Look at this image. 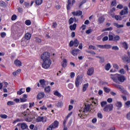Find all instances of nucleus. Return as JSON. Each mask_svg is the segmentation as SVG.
<instances>
[{"label": "nucleus", "instance_id": "obj_64", "mask_svg": "<svg viewBox=\"0 0 130 130\" xmlns=\"http://www.w3.org/2000/svg\"><path fill=\"white\" fill-rule=\"evenodd\" d=\"M126 118H127V119H130V113H128L126 114Z\"/></svg>", "mask_w": 130, "mask_h": 130}, {"label": "nucleus", "instance_id": "obj_21", "mask_svg": "<svg viewBox=\"0 0 130 130\" xmlns=\"http://www.w3.org/2000/svg\"><path fill=\"white\" fill-rule=\"evenodd\" d=\"M115 105L117 108V109H120L122 107V103L121 102H116Z\"/></svg>", "mask_w": 130, "mask_h": 130}, {"label": "nucleus", "instance_id": "obj_10", "mask_svg": "<svg viewBox=\"0 0 130 130\" xmlns=\"http://www.w3.org/2000/svg\"><path fill=\"white\" fill-rule=\"evenodd\" d=\"M127 54H128V57L126 56H125L122 58V60L123 61H124V62H128V61H129L130 60V53L128 52Z\"/></svg>", "mask_w": 130, "mask_h": 130}, {"label": "nucleus", "instance_id": "obj_9", "mask_svg": "<svg viewBox=\"0 0 130 130\" xmlns=\"http://www.w3.org/2000/svg\"><path fill=\"white\" fill-rule=\"evenodd\" d=\"M128 8H127V7H124L123 10L121 11V12H120V15H121V16H122L123 15H126V14H127L128 13Z\"/></svg>", "mask_w": 130, "mask_h": 130}, {"label": "nucleus", "instance_id": "obj_48", "mask_svg": "<svg viewBox=\"0 0 130 130\" xmlns=\"http://www.w3.org/2000/svg\"><path fill=\"white\" fill-rule=\"evenodd\" d=\"M1 36L2 38H5L6 36H7V34L5 32H3L1 34Z\"/></svg>", "mask_w": 130, "mask_h": 130}, {"label": "nucleus", "instance_id": "obj_24", "mask_svg": "<svg viewBox=\"0 0 130 130\" xmlns=\"http://www.w3.org/2000/svg\"><path fill=\"white\" fill-rule=\"evenodd\" d=\"M111 69V64L110 63H107L105 66V69L106 71H109Z\"/></svg>", "mask_w": 130, "mask_h": 130}, {"label": "nucleus", "instance_id": "obj_49", "mask_svg": "<svg viewBox=\"0 0 130 130\" xmlns=\"http://www.w3.org/2000/svg\"><path fill=\"white\" fill-rule=\"evenodd\" d=\"M0 117H1V118H4V119L8 118V116L6 114H1L0 115Z\"/></svg>", "mask_w": 130, "mask_h": 130}, {"label": "nucleus", "instance_id": "obj_34", "mask_svg": "<svg viewBox=\"0 0 130 130\" xmlns=\"http://www.w3.org/2000/svg\"><path fill=\"white\" fill-rule=\"evenodd\" d=\"M47 121V117L46 116H42V122L45 123Z\"/></svg>", "mask_w": 130, "mask_h": 130}, {"label": "nucleus", "instance_id": "obj_60", "mask_svg": "<svg viewBox=\"0 0 130 130\" xmlns=\"http://www.w3.org/2000/svg\"><path fill=\"white\" fill-rule=\"evenodd\" d=\"M27 101V99H24V98H20V102H26Z\"/></svg>", "mask_w": 130, "mask_h": 130}, {"label": "nucleus", "instance_id": "obj_1", "mask_svg": "<svg viewBox=\"0 0 130 130\" xmlns=\"http://www.w3.org/2000/svg\"><path fill=\"white\" fill-rule=\"evenodd\" d=\"M50 57V54L48 52H45L41 55V59L43 61L42 67L45 70L49 69L51 64V60Z\"/></svg>", "mask_w": 130, "mask_h": 130}, {"label": "nucleus", "instance_id": "obj_42", "mask_svg": "<svg viewBox=\"0 0 130 130\" xmlns=\"http://www.w3.org/2000/svg\"><path fill=\"white\" fill-rule=\"evenodd\" d=\"M24 5L25 6V8H30V3L26 2H24Z\"/></svg>", "mask_w": 130, "mask_h": 130}, {"label": "nucleus", "instance_id": "obj_20", "mask_svg": "<svg viewBox=\"0 0 130 130\" xmlns=\"http://www.w3.org/2000/svg\"><path fill=\"white\" fill-rule=\"evenodd\" d=\"M21 69H19L17 70H16L15 72H13L12 73V75L14 77H17V76H18V75H19V74H20L21 73Z\"/></svg>", "mask_w": 130, "mask_h": 130}, {"label": "nucleus", "instance_id": "obj_61", "mask_svg": "<svg viewBox=\"0 0 130 130\" xmlns=\"http://www.w3.org/2000/svg\"><path fill=\"white\" fill-rule=\"evenodd\" d=\"M111 47L110 45H105V49H109Z\"/></svg>", "mask_w": 130, "mask_h": 130}, {"label": "nucleus", "instance_id": "obj_11", "mask_svg": "<svg viewBox=\"0 0 130 130\" xmlns=\"http://www.w3.org/2000/svg\"><path fill=\"white\" fill-rule=\"evenodd\" d=\"M17 126H21L22 129H26V128L28 127V125H27V124H26V123H19L17 124Z\"/></svg>", "mask_w": 130, "mask_h": 130}, {"label": "nucleus", "instance_id": "obj_37", "mask_svg": "<svg viewBox=\"0 0 130 130\" xmlns=\"http://www.w3.org/2000/svg\"><path fill=\"white\" fill-rule=\"evenodd\" d=\"M114 25L115 26V27H117V28H122V27H123V25L118 24L117 23H114Z\"/></svg>", "mask_w": 130, "mask_h": 130}, {"label": "nucleus", "instance_id": "obj_23", "mask_svg": "<svg viewBox=\"0 0 130 130\" xmlns=\"http://www.w3.org/2000/svg\"><path fill=\"white\" fill-rule=\"evenodd\" d=\"M89 87V83H85L83 85L82 91L83 92H85Z\"/></svg>", "mask_w": 130, "mask_h": 130}, {"label": "nucleus", "instance_id": "obj_56", "mask_svg": "<svg viewBox=\"0 0 130 130\" xmlns=\"http://www.w3.org/2000/svg\"><path fill=\"white\" fill-rule=\"evenodd\" d=\"M68 87L69 89H73L74 88V85L72 83H69L68 84Z\"/></svg>", "mask_w": 130, "mask_h": 130}, {"label": "nucleus", "instance_id": "obj_59", "mask_svg": "<svg viewBox=\"0 0 130 130\" xmlns=\"http://www.w3.org/2000/svg\"><path fill=\"white\" fill-rule=\"evenodd\" d=\"M75 73H74V72H71V73H70V77H71V78H75Z\"/></svg>", "mask_w": 130, "mask_h": 130}, {"label": "nucleus", "instance_id": "obj_3", "mask_svg": "<svg viewBox=\"0 0 130 130\" xmlns=\"http://www.w3.org/2000/svg\"><path fill=\"white\" fill-rule=\"evenodd\" d=\"M91 109H91V105H90V104H86L83 111L82 110H79L80 113L78 114L79 117L83 119L85 116V113H87V112H90V113H92Z\"/></svg>", "mask_w": 130, "mask_h": 130}, {"label": "nucleus", "instance_id": "obj_62", "mask_svg": "<svg viewBox=\"0 0 130 130\" xmlns=\"http://www.w3.org/2000/svg\"><path fill=\"white\" fill-rule=\"evenodd\" d=\"M103 41H107L108 40V37L105 36L104 38H103Z\"/></svg>", "mask_w": 130, "mask_h": 130}, {"label": "nucleus", "instance_id": "obj_45", "mask_svg": "<svg viewBox=\"0 0 130 130\" xmlns=\"http://www.w3.org/2000/svg\"><path fill=\"white\" fill-rule=\"evenodd\" d=\"M25 24H26L27 26H30V25H31V21L30 20H27L25 21Z\"/></svg>", "mask_w": 130, "mask_h": 130}, {"label": "nucleus", "instance_id": "obj_35", "mask_svg": "<svg viewBox=\"0 0 130 130\" xmlns=\"http://www.w3.org/2000/svg\"><path fill=\"white\" fill-rule=\"evenodd\" d=\"M99 58L100 59L99 62L100 63H104L105 62V59H104V57H99Z\"/></svg>", "mask_w": 130, "mask_h": 130}, {"label": "nucleus", "instance_id": "obj_44", "mask_svg": "<svg viewBox=\"0 0 130 130\" xmlns=\"http://www.w3.org/2000/svg\"><path fill=\"white\" fill-rule=\"evenodd\" d=\"M15 105V102L10 101L7 102V105L10 106V105Z\"/></svg>", "mask_w": 130, "mask_h": 130}, {"label": "nucleus", "instance_id": "obj_54", "mask_svg": "<svg viewBox=\"0 0 130 130\" xmlns=\"http://www.w3.org/2000/svg\"><path fill=\"white\" fill-rule=\"evenodd\" d=\"M115 19L116 20H117V21H118V20H121V17L120 16H119L116 15L115 16Z\"/></svg>", "mask_w": 130, "mask_h": 130}, {"label": "nucleus", "instance_id": "obj_12", "mask_svg": "<svg viewBox=\"0 0 130 130\" xmlns=\"http://www.w3.org/2000/svg\"><path fill=\"white\" fill-rule=\"evenodd\" d=\"M75 3H76V1L75 0H73L72 3V0H68V5L67 6V9L68 10H70V9H71V8L73 7V5H74Z\"/></svg>", "mask_w": 130, "mask_h": 130}, {"label": "nucleus", "instance_id": "obj_47", "mask_svg": "<svg viewBox=\"0 0 130 130\" xmlns=\"http://www.w3.org/2000/svg\"><path fill=\"white\" fill-rule=\"evenodd\" d=\"M104 90L105 91V92H106V93H109V92H110V89L107 88V87H104Z\"/></svg>", "mask_w": 130, "mask_h": 130}, {"label": "nucleus", "instance_id": "obj_17", "mask_svg": "<svg viewBox=\"0 0 130 130\" xmlns=\"http://www.w3.org/2000/svg\"><path fill=\"white\" fill-rule=\"evenodd\" d=\"M79 51H80V50H79L78 49H75L74 50H73L71 52V53H72V54L74 55V56H77V55H78V53H79Z\"/></svg>", "mask_w": 130, "mask_h": 130}, {"label": "nucleus", "instance_id": "obj_50", "mask_svg": "<svg viewBox=\"0 0 130 130\" xmlns=\"http://www.w3.org/2000/svg\"><path fill=\"white\" fill-rule=\"evenodd\" d=\"M112 49H113V50H118L119 48L117 46H114L112 47Z\"/></svg>", "mask_w": 130, "mask_h": 130}, {"label": "nucleus", "instance_id": "obj_18", "mask_svg": "<svg viewBox=\"0 0 130 130\" xmlns=\"http://www.w3.org/2000/svg\"><path fill=\"white\" fill-rule=\"evenodd\" d=\"M68 63V60H67V59H62V61L61 63V66L62 67V68H67V66Z\"/></svg>", "mask_w": 130, "mask_h": 130}, {"label": "nucleus", "instance_id": "obj_13", "mask_svg": "<svg viewBox=\"0 0 130 130\" xmlns=\"http://www.w3.org/2000/svg\"><path fill=\"white\" fill-rule=\"evenodd\" d=\"M105 21V18L103 15H102L100 17H99L98 20V22L99 24H103V23H104Z\"/></svg>", "mask_w": 130, "mask_h": 130}, {"label": "nucleus", "instance_id": "obj_2", "mask_svg": "<svg viewBox=\"0 0 130 130\" xmlns=\"http://www.w3.org/2000/svg\"><path fill=\"white\" fill-rule=\"evenodd\" d=\"M110 77L115 83L122 82L125 80V77L120 74H110Z\"/></svg>", "mask_w": 130, "mask_h": 130}, {"label": "nucleus", "instance_id": "obj_58", "mask_svg": "<svg viewBox=\"0 0 130 130\" xmlns=\"http://www.w3.org/2000/svg\"><path fill=\"white\" fill-rule=\"evenodd\" d=\"M19 121H22V120H21V119H17L15 120H14L13 122V123L14 124H15V123H17V122H19Z\"/></svg>", "mask_w": 130, "mask_h": 130}, {"label": "nucleus", "instance_id": "obj_51", "mask_svg": "<svg viewBox=\"0 0 130 130\" xmlns=\"http://www.w3.org/2000/svg\"><path fill=\"white\" fill-rule=\"evenodd\" d=\"M123 8V6L121 4H119L117 6V9H119V10H121Z\"/></svg>", "mask_w": 130, "mask_h": 130}, {"label": "nucleus", "instance_id": "obj_4", "mask_svg": "<svg viewBox=\"0 0 130 130\" xmlns=\"http://www.w3.org/2000/svg\"><path fill=\"white\" fill-rule=\"evenodd\" d=\"M58 121H55L47 127L46 130H54V128H57V127H58Z\"/></svg>", "mask_w": 130, "mask_h": 130}, {"label": "nucleus", "instance_id": "obj_40", "mask_svg": "<svg viewBox=\"0 0 130 130\" xmlns=\"http://www.w3.org/2000/svg\"><path fill=\"white\" fill-rule=\"evenodd\" d=\"M45 91L46 93H49L50 92V86H47L45 88Z\"/></svg>", "mask_w": 130, "mask_h": 130}, {"label": "nucleus", "instance_id": "obj_46", "mask_svg": "<svg viewBox=\"0 0 130 130\" xmlns=\"http://www.w3.org/2000/svg\"><path fill=\"white\" fill-rule=\"evenodd\" d=\"M36 121L37 122H42V117H38L37 118H36Z\"/></svg>", "mask_w": 130, "mask_h": 130}, {"label": "nucleus", "instance_id": "obj_15", "mask_svg": "<svg viewBox=\"0 0 130 130\" xmlns=\"http://www.w3.org/2000/svg\"><path fill=\"white\" fill-rule=\"evenodd\" d=\"M44 96H45L44 92H39L37 96V99L40 100L41 99H42V98H44Z\"/></svg>", "mask_w": 130, "mask_h": 130}, {"label": "nucleus", "instance_id": "obj_52", "mask_svg": "<svg viewBox=\"0 0 130 130\" xmlns=\"http://www.w3.org/2000/svg\"><path fill=\"white\" fill-rule=\"evenodd\" d=\"M69 24H73L74 23V18L73 17L70 18L69 20Z\"/></svg>", "mask_w": 130, "mask_h": 130}, {"label": "nucleus", "instance_id": "obj_30", "mask_svg": "<svg viewBox=\"0 0 130 130\" xmlns=\"http://www.w3.org/2000/svg\"><path fill=\"white\" fill-rule=\"evenodd\" d=\"M23 93H25V88H21L19 91H17L18 95H22Z\"/></svg>", "mask_w": 130, "mask_h": 130}, {"label": "nucleus", "instance_id": "obj_38", "mask_svg": "<svg viewBox=\"0 0 130 130\" xmlns=\"http://www.w3.org/2000/svg\"><path fill=\"white\" fill-rule=\"evenodd\" d=\"M41 110H43V111H46L47 110V107L45 106H43L40 108Z\"/></svg>", "mask_w": 130, "mask_h": 130}, {"label": "nucleus", "instance_id": "obj_63", "mask_svg": "<svg viewBox=\"0 0 130 130\" xmlns=\"http://www.w3.org/2000/svg\"><path fill=\"white\" fill-rule=\"evenodd\" d=\"M69 45L70 47H72V46H73L74 45V41H71L70 42Z\"/></svg>", "mask_w": 130, "mask_h": 130}, {"label": "nucleus", "instance_id": "obj_36", "mask_svg": "<svg viewBox=\"0 0 130 130\" xmlns=\"http://www.w3.org/2000/svg\"><path fill=\"white\" fill-rule=\"evenodd\" d=\"M122 45L125 49H127V48H128V46L127 45V43H126V42L122 43Z\"/></svg>", "mask_w": 130, "mask_h": 130}, {"label": "nucleus", "instance_id": "obj_16", "mask_svg": "<svg viewBox=\"0 0 130 130\" xmlns=\"http://www.w3.org/2000/svg\"><path fill=\"white\" fill-rule=\"evenodd\" d=\"M21 43L22 46H27V45H28V43H29V41L26 40L25 38H23L21 40Z\"/></svg>", "mask_w": 130, "mask_h": 130}, {"label": "nucleus", "instance_id": "obj_33", "mask_svg": "<svg viewBox=\"0 0 130 130\" xmlns=\"http://www.w3.org/2000/svg\"><path fill=\"white\" fill-rule=\"evenodd\" d=\"M25 38L26 40H29L31 38V35L29 33H26L25 36Z\"/></svg>", "mask_w": 130, "mask_h": 130}, {"label": "nucleus", "instance_id": "obj_57", "mask_svg": "<svg viewBox=\"0 0 130 130\" xmlns=\"http://www.w3.org/2000/svg\"><path fill=\"white\" fill-rule=\"evenodd\" d=\"M111 6H116V1L115 0H114L111 3Z\"/></svg>", "mask_w": 130, "mask_h": 130}, {"label": "nucleus", "instance_id": "obj_43", "mask_svg": "<svg viewBox=\"0 0 130 130\" xmlns=\"http://www.w3.org/2000/svg\"><path fill=\"white\" fill-rule=\"evenodd\" d=\"M74 46H75V47H77V46L79 45V41H78L77 39H75L74 42Z\"/></svg>", "mask_w": 130, "mask_h": 130}, {"label": "nucleus", "instance_id": "obj_41", "mask_svg": "<svg viewBox=\"0 0 130 130\" xmlns=\"http://www.w3.org/2000/svg\"><path fill=\"white\" fill-rule=\"evenodd\" d=\"M107 104V102L106 101H103L101 103V105L102 107H105V105Z\"/></svg>", "mask_w": 130, "mask_h": 130}, {"label": "nucleus", "instance_id": "obj_27", "mask_svg": "<svg viewBox=\"0 0 130 130\" xmlns=\"http://www.w3.org/2000/svg\"><path fill=\"white\" fill-rule=\"evenodd\" d=\"M114 86L115 87H116V88H117V89H119L120 91H121V92H123V87H122V86L117 84H114Z\"/></svg>", "mask_w": 130, "mask_h": 130}, {"label": "nucleus", "instance_id": "obj_28", "mask_svg": "<svg viewBox=\"0 0 130 130\" xmlns=\"http://www.w3.org/2000/svg\"><path fill=\"white\" fill-rule=\"evenodd\" d=\"M40 83L42 87H45V86H46V85H45L46 84V81H45V80L44 79L41 80Z\"/></svg>", "mask_w": 130, "mask_h": 130}, {"label": "nucleus", "instance_id": "obj_14", "mask_svg": "<svg viewBox=\"0 0 130 130\" xmlns=\"http://www.w3.org/2000/svg\"><path fill=\"white\" fill-rule=\"evenodd\" d=\"M94 74V68H89L87 71V75L88 76H92Z\"/></svg>", "mask_w": 130, "mask_h": 130}, {"label": "nucleus", "instance_id": "obj_19", "mask_svg": "<svg viewBox=\"0 0 130 130\" xmlns=\"http://www.w3.org/2000/svg\"><path fill=\"white\" fill-rule=\"evenodd\" d=\"M14 64H15L16 67H22V62H21L20 60L16 59L14 60Z\"/></svg>", "mask_w": 130, "mask_h": 130}, {"label": "nucleus", "instance_id": "obj_5", "mask_svg": "<svg viewBox=\"0 0 130 130\" xmlns=\"http://www.w3.org/2000/svg\"><path fill=\"white\" fill-rule=\"evenodd\" d=\"M21 117H23L24 118L25 121H28L30 122V121H32V118L30 117V115L28 114V113L26 112H23L21 113Z\"/></svg>", "mask_w": 130, "mask_h": 130}, {"label": "nucleus", "instance_id": "obj_6", "mask_svg": "<svg viewBox=\"0 0 130 130\" xmlns=\"http://www.w3.org/2000/svg\"><path fill=\"white\" fill-rule=\"evenodd\" d=\"M109 41H119L120 40V37L119 36H112L111 35H109Z\"/></svg>", "mask_w": 130, "mask_h": 130}, {"label": "nucleus", "instance_id": "obj_29", "mask_svg": "<svg viewBox=\"0 0 130 130\" xmlns=\"http://www.w3.org/2000/svg\"><path fill=\"white\" fill-rule=\"evenodd\" d=\"M56 106L58 107V108H61L63 106V103L62 102H59L56 104Z\"/></svg>", "mask_w": 130, "mask_h": 130}, {"label": "nucleus", "instance_id": "obj_53", "mask_svg": "<svg viewBox=\"0 0 130 130\" xmlns=\"http://www.w3.org/2000/svg\"><path fill=\"white\" fill-rule=\"evenodd\" d=\"M16 19H17V15H13L11 17L12 21H15Z\"/></svg>", "mask_w": 130, "mask_h": 130}, {"label": "nucleus", "instance_id": "obj_32", "mask_svg": "<svg viewBox=\"0 0 130 130\" xmlns=\"http://www.w3.org/2000/svg\"><path fill=\"white\" fill-rule=\"evenodd\" d=\"M43 0H36L35 4L37 5V6H40V5L42 4Z\"/></svg>", "mask_w": 130, "mask_h": 130}, {"label": "nucleus", "instance_id": "obj_26", "mask_svg": "<svg viewBox=\"0 0 130 130\" xmlns=\"http://www.w3.org/2000/svg\"><path fill=\"white\" fill-rule=\"evenodd\" d=\"M54 95H55V96H57L59 98H61V94H60L57 90L54 91Z\"/></svg>", "mask_w": 130, "mask_h": 130}, {"label": "nucleus", "instance_id": "obj_31", "mask_svg": "<svg viewBox=\"0 0 130 130\" xmlns=\"http://www.w3.org/2000/svg\"><path fill=\"white\" fill-rule=\"evenodd\" d=\"M0 7L6 8L7 7V4L4 1H0Z\"/></svg>", "mask_w": 130, "mask_h": 130}, {"label": "nucleus", "instance_id": "obj_7", "mask_svg": "<svg viewBox=\"0 0 130 130\" xmlns=\"http://www.w3.org/2000/svg\"><path fill=\"white\" fill-rule=\"evenodd\" d=\"M113 109V105L112 104H109L104 108V111H105L106 112H110V111H111Z\"/></svg>", "mask_w": 130, "mask_h": 130}, {"label": "nucleus", "instance_id": "obj_55", "mask_svg": "<svg viewBox=\"0 0 130 130\" xmlns=\"http://www.w3.org/2000/svg\"><path fill=\"white\" fill-rule=\"evenodd\" d=\"M126 107L128 108L130 106V101H128L125 103Z\"/></svg>", "mask_w": 130, "mask_h": 130}, {"label": "nucleus", "instance_id": "obj_22", "mask_svg": "<svg viewBox=\"0 0 130 130\" xmlns=\"http://www.w3.org/2000/svg\"><path fill=\"white\" fill-rule=\"evenodd\" d=\"M72 14L73 15V16H81V15L82 14V11H78L76 12H72Z\"/></svg>", "mask_w": 130, "mask_h": 130}, {"label": "nucleus", "instance_id": "obj_39", "mask_svg": "<svg viewBox=\"0 0 130 130\" xmlns=\"http://www.w3.org/2000/svg\"><path fill=\"white\" fill-rule=\"evenodd\" d=\"M113 68H114L115 70H118L119 69V66L116 63H113Z\"/></svg>", "mask_w": 130, "mask_h": 130}, {"label": "nucleus", "instance_id": "obj_25", "mask_svg": "<svg viewBox=\"0 0 130 130\" xmlns=\"http://www.w3.org/2000/svg\"><path fill=\"white\" fill-rule=\"evenodd\" d=\"M76 28H77V24L74 23L73 25H70V29L72 31H75L76 30Z\"/></svg>", "mask_w": 130, "mask_h": 130}, {"label": "nucleus", "instance_id": "obj_8", "mask_svg": "<svg viewBox=\"0 0 130 130\" xmlns=\"http://www.w3.org/2000/svg\"><path fill=\"white\" fill-rule=\"evenodd\" d=\"M82 84V81L81 80V79H80V76L79 75H78L77 78H76V80L75 81V85H76V87H77V88H79V86H80V85H81Z\"/></svg>", "mask_w": 130, "mask_h": 130}]
</instances>
